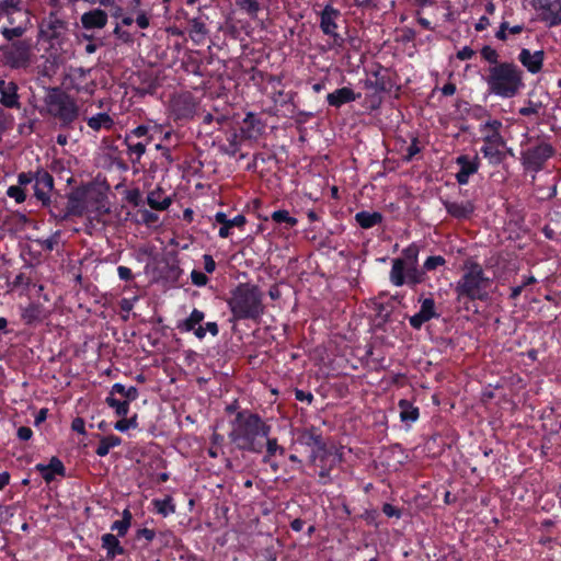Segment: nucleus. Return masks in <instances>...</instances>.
<instances>
[{"label": "nucleus", "instance_id": "obj_1", "mask_svg": "<svg viewBox=\"0 0 561 561\" xmlns=\"http://www.w3.org/2000/svg\"><path fill=\"white\" fill-rule=\"evenodd\" d=\"M271 425L249 410L239 411L232 422L229 439L241 451L262 454L264 440L270 436Z\"/></svg>", "mask_w": 561, "mask_h": 561}, {"label": "nucleus", "instance_id": "obj_2", "mask_svg": "<svg viewBox=\"0 0 561 561\" xmlns=\"http://www.w3.org/2000/svg\"><path fill=\"white\" fill-rule=\"evenodd\" d=\"M462 271L463 273L456 282L454 290L456 300L463 304L465 308L469 310L467 306L469 301L485 302L490 299L492 279L485 275L482 265L477 261L467 260L463 263Z\"/></svg>", "mask_w": 561, "mask_h": 561}, {"label": "nucleus", "instance_id": "obj_3", "mask_svg": "<svg viewBox=\"0 0 561 561\" xmlns=\"http://www.w3.org/2000/svg\"><path fill=\"white\" fill-rule=\"evenodd\" d=\"M263 293L257 285L240 283L227 300L230 321L252 320L257 322L264 313Z\"/></svg>", "mask_w": 561, "mask_h": 561}, {"label": "nucleus", "instance_id": "obj_4", "mask_svg": "<svg viewBox=\"0 0 561 561\" xmlns=\"http://www.w3.org/2000/svg\"><path fill=\"white\" fill-rule=\"evenodd\" d=\"M484 81L491 94L502 99H512L524 89V71L514 61H503L502 65L486 69Z\"/></svg>", "mask_w": 561, "mask_h": 561}, {"label": "nucleus", "instance_id": "obj_5", "mask_svg": "<svg viewBox=\"0 0 561 561\" xmlns=\"http://www.w3.org/2000/svg\"><path fill=\"white\" fill-rule=\"evenodd\" d=\"M106 195L94 184L72 190V216H87L92 221H102L108 214Z\"/></svg>", "mask_w": 561, "mask_h": 561}, {"label": "nucleus", "instance_id": "obj_6", "mask_svg": "<svg viewBox=\"0 0 561 561\" xmlns=\"http://www.w3.org/2000/svg\"><path fill=\"white\" fill-rule=\"evenodd\" d=\"M39 35L49 45L50 56L59 61H66L70 49L69 28L65 20L59 19L57 12H51L39 24Z\"/></svg>", "mask_w": 561, "mask_h": 561}, {"label": "nucleus", "instance_id": "obj_7", "mask_svg": "<svg viewBox=\"0 0 561 561\" xmlns=\"http://www.w3.org/2000/svg\"><path fill=\"white\" fill-rule=\"evenodd\" d=\"M319 27L321 32L328 36L329 49L343 48L345 45V38L340 34L339 21L342 19V13L337 8H334L331 3H327L323 9L318 13Z\"/></svg>", "mask_w": 561, "mask_h": 561}, {"label": "nucleus", "instance_id": "obj_8", "mask_svg": "<svg viewBox=\"0 0 561 561\" xmlns=\"http://www.w3.org/2000/svg\"><path fill=\"white\" fill-rule=\"evenodd\" d=\"M427 275L425 274L423 266L419 267V263L403 266L402 261L399 259H392L389 280L393 286L401 287L407 285L410 288H414L417 285L425 283Z\"/></svg>", "mask_w": 561, "mask_h": 561}, {"label": "nucleus", "instance_id": "obj_9", "mask_svg": "<svg viewBox=\"0 0 561 561\" xmlns=\"http://www.w3.org/2000/svg\"><path fill=\"white\" fill-rule=\"evenodd\" d=\"M554 152L552 145L545 141L539 142L522 152V164L525 170L537 173L543 169Z\"/></svg>", "mask_w": 561, "mask_h": 561}, {"label": "nucleus", "instance_id": "obj_10", "mask_svg": "<svg viewBox=\"0 0 561 561\" xmlns=\"http://www.w3.org/2000/svg\"><path fill=\"white\" fill-rule=\"evenodd\" d=\"M310 463L319 469V483L327 485L332 482L331 471L339 462L337 457L327 446L318 453H310Z\"/></svg>", "mask_w": 561, "mask_h": 561}, {"label": "nucleus", "instance_id": "obj_11", "mask_svg": "<svg viewBox=\"0 0 561 561\" xmlns=\"http://www.w3.org/2000/svg\"><path fill=\"white\" fill-rule=\"evenodd\" d=\"M530 5L538 12V20L546 26L561 25V0H530Z\"/></svg>", "mask_w": 561, "mask_h": 561}, {"label": "nucleus", "instance_id": "obj_12", "mask_svg": "<svg viewBox=\"0 0 561 561\" xmlns=\"http://www.w3.org/2000/svg\"><path fill=\"white\" fill-rule=\"evenodd\" d=\"M4 61L11 68H25L31 61V44L21 39L12 43L3 50Z\"/></svg>", "mask_w": 561, "mask_h": 561}, {"label": "nucleus", "instance_id": "obj_13", "mask_svg": "<svg viewBox=\"0 0 561 561\" xmlns=\"http://www.w3.org/2000/svg\"><path fill=\"white\" fill-rule=\"evenodd\" d=\"M196 101L191 92L174 95L170 101V111L175 121L193 118L196 112Z\"/></svg>", "mask_w": 561, "mask_h": 561}, {"label": "nucleus", "instance_id": "obj_14", "mask_svg": "<svg viewBox=\"0 0 561 561\" xmlns=\"http://www.w3.org/2000/svg\"><path fill=\"white\" fill-rule=\"evenodd\" d=\"M484 145L480 148V152L488 159L491 165H499L506 159V152L501 150L505 146V139L501 134L484 135Z\"/></svg>", "mask_w": 561, "mask_h": 561}, {"label": "nucleus", "instance_id": "obj_15", "mask_svg": "<svg viewBox=\"0 0 561 561\" xmlns=\"http://www.w3.org/2000/svg\"><path fill=\"white\" fill-rule=\"evenodd\" d=\"M32 178L35 198L41 202L43 206H48L50 193L54 188L53 175L45 170H39L35 173L32 172Z\"/></svg>", "mask_w": 561, "mask_h": 561}, {"label": "nucleus", "instance_id": "obj_16", "mask_svg": "<svg viewBox=\"0 0 561 561\" xmlns=\"http://www.w3.org/2000/svg\"><path fill=\"white\" fill-rule=\"evenodd\" d=\"M47 110L62 125L70 123V99L66 94L59 92L50 93L47 99Z\"/></svg>", "mask_w": 561, "mask_h": 561}, {"label": "nucleus", "instance_id": "obj_17", "mask_svg": "<svg viewBox=\"0 0 561 561\" xmlns=\"http://www.w3.org/2000/svg\"><path fill=\"white\" fill-rule=\"evenodd\" d=\"M296 442L299 445L311 448V453H318L327 447L321 430L316 426L298 430Z\"/></svg>", "mask_w": 561, "mask_h": 561}, {"label": "nucleus", "instance_id": "obj_18", "mask_svg": "<svg viewBox=\"0 0 561 561\" xmlns=\"http://www.w3.org/2000/svg\"><path fill=\"white\" fill-rule=\"evenodd\" d=\"M456 164L459 167V171L455 175L456 181L460 185H466L469 183L470 176L479 171L480 158L477 154L473 158L460 154L456 158Z\"/></svg>", "mask_w": 561, "mask_h": 561}, {"label": "nucleus", "instance_id": "obj_19", "mask_svg": "<svg viewBox=\"0 0 561 561\" xmlns=\"http://www.w3.org/2000/svg\"><path fill=\"white\" fill-rule=\"evenodd\" d=\"M264 122L254 113L249 112L242 119L239 134L244 140H257V138L264 133Z\"/></svg>", "mask_w": 561, "mask_h": 561}, {"label": "nucleus", "instance_id": "obj_20", "mask_svg": "<svg viewBox=\"0 0 561 561\" xmlns=\"http://www.w3.org/2000/svg\"><path fill=\"white\" fill-rule=\"evenodd\" d=\"M420 301L419 312L409 318V323L414 330H420L425 322L439 317L433 298H424Z\"/></svg>", "mask_w": 561, "mask_h": 561}, {"label": "nucleus", "instance_id": "obj_21", "mask_svg": "<svg viewBox=\"0 0 561 561\" xmlns=\"http://www.w3.org/2000/svg\"><path fill=\"white\" fill-rule=\"evenodd\" d=\"M545 56L542 49L531 53L528 48H522L517 59L528 72L537 75L543 68Z\"/></svg>", "mask_w": 561, "mask_h": 561}, {"label": "nucleus", "instance_id": "obj_22", "mask_svg": "<svg viewBox=\"0 0 561 561\" xmlns=\"http://www.w3.org/2000/svg\"><path fill=\"white\" fill-rule=\"evenodd\" d=\"M447 214L458 220L470 219L474 213L476 206L471 201L450 202L442 201Z\"/></svg>", "mask_w": 561, "mask_h": 561}, {"label": "nucleus", "instance_id": "obj_23", "mask_svg": "<svg viewBox=\"0 0 561 561\" xmlns=\"http://www.w3.org/2000/svg\"><path fill=\"white\" fill-rule=\"evenodd\" d=\"M241 135L236 129L226 131L225 137L218 140V150L228 157H236L241 149Z\"/></svg>", "mask_w": 561, "mask_h": 561}, {"label": "nucleus", "instance_id": "obj_24", "mask_svg": "<svg viewBox=\"0 0 561 561\" xmlns=\"http://www.w3.org/2000/svg\"><path fill=\"white\" fill-rule=\"evenodd\" d=\"M35 470L47 483L54 481L57 476L62 478L66 477V467L64 466L62 461L57 457H51L47 465H36Z\"/></svg>", "mask_w": 561, "mask_h": 561}, {"label": "nucleus", "instance_id": "obj_25", "mask_svg": "<svg viewBox=\"0 0 561 561\" xmlns=\"http://www.w3.org/2000/svg\"><path fill=\"white\" fill-rule=\"evenodd\" d=\"M360 98V93H356L352 88L342 87L327 95L329 106L340 108L343 105L354 102Z\"/></svg>", "mask_w": 561, "mask_h": 561}, {"label": "nucleus", "instance_id": "obj_26", "mask_svg": "<svg viewBox=\"0 0 561 561\" xmlns=\"http://www.w3.org/2000/svg\"><path fill=\"white\" fill-rule=\"evenodd\" d=\"M32 183V172H21L18 175V184L9 186L7 190V195L10 198H13L18 204L24 203L26 201L25 187Z\"/></svg>", "mask_w": 561, "mask_h": 561}, {"label": "nucleus", "instance_id": "obj_27", "mask_svg": "<svg viewBox=\"0 0 561 561\" xmlns=\"http://www.w3.org/2000/svg\"><path fill=\"white\" fill-rule=\"evenodd\" d=\"M215 219L218 224L221 225L218 231L220 238H228L230 236L231 228H242L247 224L245 216L241 214L234 216L232 219H229L225 213L218 211L215 215Z\"/></svg>", "mask_w": 561, "mask_h": 561}, {"label": "nucleus", "instance_id": "obj_28", "mask_svg": "<svg viewBox=\"0 0 561 561\" xmlns=\"http://www.w3.org/2000/svg\"><path fill=\"white\" fill-rule=\"evenodd\" d=\"M0 102L8 108L19 107L18 85L13 81L0 80Z\"/></svg>", "mask_w": 561, "mask_h": 561}, {"label": "nucleus", "instance_id": "obj_29", "mask_svg": "<svg viewBox=\"0 0 561 561\" xmlns=\"http://www.w3.org/2000/svg\"><path fill=\"white\" fill-rule=\"evenodd\" d=\"M107 13L101 9L85 12L81 16V24L84 30L102 28L107 23Z\"/></svg>", "mask_w": 561, "mask_h": 561}, {"label": "nucleus", "instance_id": "obj_30", "mask_svg": "<svg viewBox=\"0 0 561 561\" xmlns=\"http://www.w3.org/2000/svg\"><path fill=\"white\" fill-rule=\"evenodd\" d=\"M49 213L56 220H66L70 216V195L57 196L49 199Z\"/></svg>", "mask_w": 561, "mask_h": 561}, {"label": "nucleus", "instance_id": "obj_31", "mask_svg": "<svg viewBox=\"0 0 561 561\" xmlns=\"http://www.w3.org/2000/svg\"><path fill=\"white\" fill-rule=\"evenodd\" d=\"M83 121L93 131L112 130L115 126L114 118L105 112L96 113L92 116H84Z\"/></svg>", "mask_w": 561, "mask_h": 561}, {"label": "nucleus", "instance_id": "obj_32", "mask_svg": "<svg viewBox=\"0 0 561 561\" xmlns=\"http://www.w3.org/2000/svg\"><path fill=\"white\" fill-rule=\"evenodd\" d=\"M354 218L362 229H370L383 221V215L379 211L360 210L355 214Z\"/></svg>", "mask_w": 561, "mask_h": 561}, {"label": "nucleus", "instance_id": "obj_33", "mask_svg": "<svg viewBox=\"0 0 561 561\" xmlns=\"http://www.w3.org/2000/svg\"><path fill=\"white\" fill-rule=\"evenodd\" d=\"M375 81L366 80L365 88L375 90L376 93H389L393 87V82L389 76L382 75L380 71L374 72Z\"/></svg>", "mask_w": 561, "mask_h": 561}, {"label": "nucleus", "instance_id": "obj_34", "mask_svg": "<svg viewBox=\"0 0 561 561\" xmlns=\"http://www.w3.org/2000/svg\"><path fill=\"white\" fill-rule=\"evenodd\" d=\"M400 409V421L404 424H411L419 420L420 410L411 401L401 399L398 402Z\"/></svg>", "mask_w": 561, "mask_h": 561}, {"label": "nucleus", "instance_id": "obj_35", "mask_svg": "<svg viewBox=\"0 0 561 561\" xmlns=\"http://www.w3.org/2000/svg\"><path fill=\"white\" fill-rule=\"evenodd\" d=\"M147 203L154 210H165L171 205L172 199L161 188H157L148 193Z\"/></svg>", "mask_w": 561, "mask_h": 561}, {"label": "nucleus", "instance_id": "obj_36", "mask_svg": "<svg viewBox=\"0 0 561 561\" xmlns=\"http://www.w3.org/2000/svg\"><path fill=\"white\" fill-rule=\"evenodd\" d=\"M46 318V310L41 304H30L22 311V319L26 324L41 322Z\"/></svg>", "mask_w": 561, "mask_h": 561}, {"label": "nucleus", "instance_id": "obj_37", "mask_svg": "<svg viewBox=\"0 0 561 561\" xmlns=\"http://www.w3.org/2000/svg\"><path fill=\"white\" fill-rule=\"evenodd\" d=\"M102 548L106 550L107 559H114L116 556L125 553L119 540L112 534H105L102 536Z\"/></svg>", "mask_w": 561, "mask_h": 561}, {"label": "nucleus", "instance_id": "obj_38", "mask_svg": "<svg viewBox=\"0 0 561 561\" xmlns=\"http://www.w3.org/2000/svg\"><path fill=\"white\" fill-rule=\"evenodd\" d=\"M21 0H1L0 1V20L7 19L10 24L14 23V14H21Z\"/></svg>", "mask_w": 561, "mask_h": 561}, {"label": "nucleus", "instance_id": "obj_39", "mask_svg": "<svg viewBox=\"0 0 561 561\" xmlns=\"http://www.w3.org/2000/svg\"><path fill=\"white\" fill-rule=\"evenodd\" d=\"M263 220L267 221L271 219L273 222L277 225H284V228L289 230L297 226L298 219L290 216L289 211L286 209H278L271 214L270 217H263Z\"/></svg>", "mask_w": 561, "mask_h": 561}, {"label": "nucleus", "instance_id": "obj_40", "mask_svg": "<svg viewBox=\"0 0 561 561\" xmlns=\"http://www.w3.org/2000/svg\"><path fill=\"white\" fill-rule=\"evenodd\" d=\"M118 393L113 392V386L111 387L108 396L105 398V403L114 409L117 416H127L129 412V404L121 397L116 398Z\"/></svg>", "mask_w": 561, "mask_h": 561}, {"label": "nucleus", "instance_id": "obj_41", "mask_svg": "<svg viewBox=\"0 0 561 561\" xmlns=\"http://www.w3.org/2000/svg\"><path fill=\"white\" fill-rule=\"evenodd\" d=\"M403 512H404L403 506H399L393 503H383L379 511H377V510L373 511V518H379L380 515H383L388 519L398 520L399 518H401Z\"/></svg>", "mask_w": 561, "mask_h": 561}, {"label": "nucleus", "instance_id": "obj_42", "mask_svg": "<svg viewBox=\"0 0 561 561\" xmlns=\"http://www.w3.org/2000/svg\"><path fill=\"white\" fill-rule=\"evenodd\" d=\"M204 318L205 313L202 310L194 308L188 318L179 323L178 329L182 332H191L196 325H201Z\"/></svg>", "mask_w": 561, "mask_h": 561}, {"label": "nucleus", "instance_id": "obj_43", "mask_svg": "<svg viewBox=\"0 0 561 561\" xmlns=\"http://www.w3.org/2000/svg\"><path fill=\"white\" fill-rule=\"evenodd\" d=\"M121 444L122 438L119 436L112 434L101 437L99 446L95 449V454L100 457H104L110 453L111 448L119 446Z\"/></svg>", "mask_w": 561, "mask_h": 561}, {"label": "nucleus", "instance_id": "obj_44", "mask_svg": "<svg viewBox=\"0 0 561 561\" xmlns=\"http://www.w3.org/2000/svg\"><path fill=\"white\" fill-rule=\"evenodd\" d=\"M151 504L153 510L163 517H167L168 515L175 512V505L173 503L172 496L170 495H167L163 499H153Z\"/></svg>", "mask_w": 561, "mask_h": 561}, {"label": "nucleus", "instance_id": "obj_45", "mask_svg": "<svg viewBox=\"0 0 561 561\" xmlns=\"http://www.w3.org/2000/svg\"><path fill=\"white\" fill-rule=\"evenodd\" d=\"M402 256L398 257L400 261H402L403 266L410 265V264H417L419 263V255H420V245L415 242L410 243L407 248H404L401 252Z\"/></svg>", "mask_w": 561, "mask_h": 561}, {"label": "nucleus", "instance_id": "obj_46", "mask_svg": "<svg viewBox=\"0 0 561 561\" xmlns=\"http://www.w3.org/2000/svg\"><path fill=\"white\" fill-rule=\"evenodd\" d=\"M125 144L127 146V151L131 161H139L142 154L146 152V144L139 141L135 142L134 139H131V136L125 137Z\"/></svg>", "mask_w": 561, "mask_h": 561}, {"label": "nucleus", "instance_id": "obj_47", "mask_svg": "<svg viewBox=\"0 0 561 561\" xmlns=\"http://www.w3.org/2000/svg\"><path fill=\"white\" fill-rule=\"evenodd\" d=\"M113 392L118 393L129 405L139 397V391L136 387L130 386L126 388L124 385L116 382L113 385Z\"/></svg>", "mask_w": 561, "mask_h": 561}, {"label": "nucleus", "instance_id": "obj_48", "mask_svg": "<svg viewBox=\"0 0 561 561\" xmlns=\"http://www.w3.org/2000/svg\"><path fill=\"white\" fill-rule=\"evenodd\" d=\"M264 448L266 449V453L262 459L263 462H270V459L272 457L276 456L277 454L283 456L285 454V448L280 445H278L277 438L273 437L265 438L264 440Z\"/></svg>", "mask_w": 561, "mask_h": 561}, {"label": "nucleus", "instance_id": "obj_49", "mask_svg": "<svg viewBox=\"0 0 561 561\" xmlns=\"http://www.w3.org/2000/svg\"><path fill=\"white\" fill-rule=\"evenodd\" d=\"M480 55H481V58L489 64V68H492L493 66L502 65V62H503V61H500V54L497 53V50L490 45H484L480 49Z\"/></svg>", "mask_w": 561, "mask_h": 561}, {"label": "nucleus", "instance_id": "obj_50", "mask_svg": "<svg viewBox=\"0 0 561 561\" xmlns=\"http://www.w3.org/2000/svg\"><path fill=\"white\" fill-rule=\"evenodd\" d=\"M121 417L122 419L118 420L114 424V428L116 431L125 433V432H127L130 428H133V430L138 428L139 423H138V415L136 413L133 416H130V417H126V416H121Z\"/></svg>", "mask_w": 561, "mask_h": 561}, {"label": "nucleus", "instance_id": "obj_51", "mask_svg": "<svg viewBox=\"0 0 561 561\" xmlns=\"http://www.w3.org/2000/svg\"><path fill=\"white\" fill-rule=\"evenodd\" d=\"M446 264V260L444 256L442 255H432V256H428L424 263H423V268L425 271V274L427 272H433L435 270H437L438 267H442Z\"/></svg>", "mask_w": 561, "mask_h": 561}, {"label": "nucleus", "instance_id": "obj_52", "mask_svg": "<svg viewBox=\"0 0 561 561\" xmlns=\"http://www.w3.org/2000/svg\"><path fill=\"white\" fill-rule=\"evenodd\" d=\"M421 147L419 146V138L412 137L410 146L407 148V153L403 156L402 160L404 162H411L416 154L421 152Z\"/></svg>", "mask_w": 561, "mask_h": 561}, {"label": "nucleus", "instance_id": "obj_53", "mask_svg": "<svg viewBox=\"0 0 561 561\" xmlns=\"http://www.w3.org/2000/svg\"><path fill=\"white\" fill-rule=\"evenodd\" d=\"M206 25L197 20H194L191 27V37L195 42H199L206 35Z\"/></svg>", "mask_w": 561, "mask_h": 561}, {"label": "nucleus", "instance_id": "obj_54", "mask_svg": "<svg viewBox=\"0 0 561 561\" xmlns=\"http://www.w3.org/2000/svg\"><path fill=\"white\" fill-rule=\"evenodd\" d=\"M18 512V507L13 505L0 506V525L12 524V517Z\"/></svg>", "mask_w": 561, "mask_h": 561}, {"label": "nucleus", "instance_id": "obj_55", "mask_svg": "<svg viewBox=\"0 0 561 561\" xmlns=\"http://www.w3.org/2000/svg\"><path fill=\"white\" fill-rule=\"evenodd\" d=\"M502 128V122L499 119H489L483 125L480 126L481 133H486V135H495L501 134L500 129Z\"/></svg>", "mask_w": 561, "mask_h": 561}, {"label": "nucleus", "instance_id": "obj_56", "mask_svg": "<svg viewBox=\"0 0 561 561\" xmlns=\"http://www.w3.org/2000/svg\"><path fill=\"white\" fill-rule=\"evenodd\" d=\"M152 130L156 131V127H150L147 125H139L136 128L131 129L128 134H126V136H131V139H134V138L140 139V138L151 135Z\"/></svg>", "mask_w": 561, "mask_h": 561}, {"label": "nucleus", "instance_id": "obj_57", "mask_svg": "<svg viewBox=\"0 0 561 561\" xmlns=\"http://www.w3.org/2000/svg\"><path fill=\"white\" fill-rule=\"evenodd\" d=\"M238 3L251 16H254L260 10V4L256 0H239Z\"/></svg>", "mask_w": 561, "mask_h": 561}, {"label": "nucleus", "instance_id": "obj_58", "mask_svg": "<svg viewBox=\"0 0 561 561\" xmlns=\"http://www.w3.org/2000/svg\"><path fill=\"white\" fill-rule=\"evenodd\" d=\"M25 28L23 26H13V27H3L1 34L7 41H12L13 38L21 37Z\"/></svg>", "mask_w": 561, "mask_h": 561}, {"label": "nucleus", "instance_id": "obj_59", "mask_svg": "<svg viewBox=\"0 0 561 561\" xmlns=\"http://www.w3.org/2000/svg\"><path fill=\"white\" fill-rule=\"evenodd\" d=\"M381 102L382 98L380 96V93L375 92L373 94H367L365 98L366 107L369 108L370 111L378 110L381 105Z\"/></svg>", "mask_w": 561, "mask_h": 561}, {"label": "nucleus", "instance_id": "obj_60", "mask_svg": "<svg viewBox=\"0 0 561 561\" xmlns=\"http://www.w3.org/2000/svg\"><path fill=\"white\" fill-rule=\"evenodd\" d=\"M191 279H192V283L198 287L205 286L209 280L205 273L197 271V270L192 271Z\"/></svg>", "mask_w": 561, "mask_h": 561}, {"label": "nucleus", "instance_id": "obj_61", "mask_svg": "<svg viewBox=\"0 0 561 561\" xmlns=\"http://www.w3.org/2000/svg\"><path fill=\"white\" fill-rule=\"evenodd\" d=\"M295 399L300 402H307L308 404H311L313 401V394L311 392H306L301 389L296 388L295 391Z\"/></svg>", "mask_w": 561, "mask_h": 561}, {"label": "nucleus", "instance_id": "obj_62", "mask_svg": "<svg viewBox=\"0 0 561 561\" xmlns=\"http://www.w3.org/2000/svg\"><path fill=\"white\" fill-rule=\"evenodd\" d=\"M117 275H118L119 279L124 280V282H130L134 279V274H133L131 270L124 265H119L117 267Z\"/></svg>", "mask_w": 561, "mask_h": 561}, {"label": "nucleus", "instance_id": "obj_63", "mask_svg": "<svg viewBox=\"0 0 561 561\" xmlns=\"http://www.w3.org/2000/svg\"><path fill=\"white\" fill-rule=\"evenodd\" d=\"M476 55V51L469 47V46H465L462 47L461 49H459L456 54V57L459 59V60H469L471 59L473 56Z\"/></svg>", "mask_w": 561, "mask_h": 561}, {"label": "nucleus", "instance_id": "obj_64", "mask_svg": "<svg viewBox=\"0 0 561 561\" xmlns=\"http://www.w3.org/2000/svg\"><path fill=\"white\" fill-rule=\"evenodd\" d=\"M18 438L23 442H27L33 436V431L28 426H20L16 432Z\"/></svg>", "mask_w": 561, "mask_h": 561}]
</instances>
